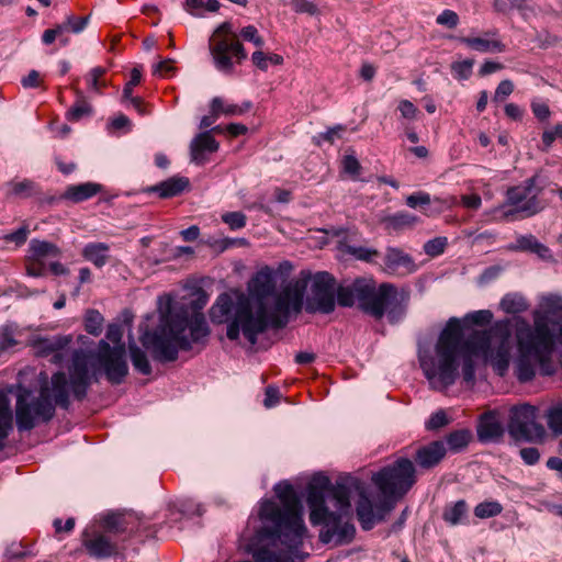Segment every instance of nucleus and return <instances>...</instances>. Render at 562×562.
I'll return each mask as SVG.
<instances>
[{"instance_id": "obj_1", "label": "nucleus", "mask_w": 562, "mask_h": 562, "mask_svg": "<svg viewBox=\"0 0 562 562\" xmlns=\"http://www.w3.org/2000/svg\"><path fill=\"white\" fill-rule=\"evenodd\" d=\"M510 336L512 324L506 318L495 322L490 329L473 330L464 338L460 322L452 317L447 322L435 345L436 363L422 361L420 367L427 380L437 378L442 389L456 383L460 361L464 382L473 384L476 357L491 359L497 373L504 375L509 367Z\"/></svg>"}, {"instance_id": "obj_2", "label": "nucleus", "mask_w": 562, "mask_h": 562, "mask_svg": "<svg viewBox=\"0 0 562 562\" xmlns=\"http://www.w3.org/2000/svg\"><path fill=\"white\" fill-rule=\"evenodd\" d=\"M274 493L282 508L272 499L261 503L260 519L273 526L261 527L256 531L252 558L256 562H303L304 557L297 553L307 529L301 499L288 482L277 484Z\"/></svg>"}, {"instance_id": "obj_3", "label": "nucleus", "mask_w": 562, "mask_h": 562, "mask_svg": "<svg viewBox=\"0 0 562 562\" xmlns=\"http://www.w3.org/2000/svg\"><path fill=\"white\" fill-rule=\"evenodd\" d=\"M207 301L209 294L199 288L189 302L167 304L157 327L146 329L139 338L155 360L172 362L178 359L179 350L190 351L193 344L205 347L211 334L203 314Z\"/></svg>"}, {"instance_id": "obj_4", "label": "nucleus", "mask_w": 562, "mask_h": 562, "mask_svg": "<svg viewBox=\"0 0 562 562\" xmlns=\"http://www.w3.org/2000/svg\"><path fill=\"white\" fill-rule=\"evenodd\" d=\"M70 385L75 400L82 402L91 385L88 362L83 356L76 355L69 367V380L64 371L52 375L50 386L41 385L40 395L32 396L27 389H21L15 403V424L20 432L31 431L37 422L47 423L55 416V405L63 409L70 406Z\"/></svg>"}, {"instance_id": "obj_5", "label": "nucleus", "mask_w": 562, "mask_h": 562, "mask_svg": "<svg viewBox=\"0 0 562 562\" xmlns=\"http://www.w3.org/2000/svg\"><path fill=\"white\" fill-rule=\"evenodd\" d=\"M541 311H533V325L522 318H516V340L518 356L515 362V375L520 383H527L536 376L539 368L541 375H552L555 367L552 360L557 336L550 328L549 314L562 311V299L550 295L543 300Z\"/></svg>"}, {"instance_id": "obj_6", "label": "nucleus", "mask_w": 562, "mask_h": 562, "mask_svg": "<svg viewBox=\"0 0 562 562\" xmlns=\"http://www.w3.org/2000/svg\"><path fill=\"white\" fill-rule=\"evenodd\" d=\"M249 295L239 293L233 319L227 325L226 336L235 341L240 331L248 342L257 344L258 335L267 330V301L276 293L273 270L266 266L248 282Z\"/></svg>"}, {"instance_id": "obj_7", "label": "nucleus", "mask_w": 562, "mask_h": 562, "mask_svg": "<svg viewBox=\"0 0 562 562\" xmlns=\"http://www.w3.org/2000/svg\"><path fill=\"white\" fill-rule=\"evenodd\" d=\"M104 532L93 528H86L81 535L82 546L87 553L95 559H109L120 553L116 541L110 535L123 536V540L133 537L139 527L137 517L132 513H108L101 518Z\"/></svg>"}, {"instance_id": "obj_8", "label": "nucleus", "mask_w": 562, "mask_h": 562, "mask_svg": "<svg viewBox=\"0 0 562 562\" xmlns=\"http://www.w3.org/2000/svg\"><path fill=\"white\" fill-rule=\"evenodd\" d=\"M306 502L310 508V521L313 526H322L321 542L335 546L350 543L356 535V528L346 513L331 512L325 503L322 487L310 484Z\"/></svg>"}, {"instance_id": "obj_9", "label": "nucleus", "mask_w": 562, "mask_h": 562, "mask_svg": "<svg viewBox=\"0 0 562 562\" xmlns=\"http://www.w3.org/2000/svg\"><path fill=\"white\" fill-rule=\"evenodd\" d=\"M372 482L383 496L375 506L378 520L382 521L415 484V468L409 459H397L394 465L374 473Z\"/></svg>"}, {"instance_id": "obj_10", "label": "nucleus", "mask_w": 562, "mask_h": 562, "mask_svg": "<svg viewBox=\"0 0 562 562\" xmlns=\"http://www.w3.org/2000/svg\"><path fill=\"white\" fill-rule=\"evenodd\" d=\"M356 291L358 308L376 321L382 319L385 314L393 321L405 312L397 288L392 283L384 282L378 285L374 279L361 277V283Z\"/></svg>"}, {"instance_id": "obj_11", "label": "nucleus", "mask_w": 562, "mask_h": 562, "mask_svg": "<svg viewBox=\"0 0 562 562\" xmlns=\"http://www.w3.org/2000/svg\"><path fill=\"white\" fill-rule=\"evenodd\" d=\"M538 173L526 179L519 186L509 187L506 191V205L504 217L508 221H518L532 217L548 206V200L542 196L543 188L537 186Z\"/></svg>"}, {"instance_id": "obj_12", "label": "nucleus", "mask_w": 562, "mask_h": 562, "mask_svg": "<svg viewBox=\"0 0 562 562\" xmlns=\"http://www.w3.org/2000/svg\"><path fill=\"white\" fill-rule=\"evenodd\" d=\"M209 49L217 70L233 74L235 64L247 59V53L229 22L218 25L209 40Z\"/></svg>"}, {"instance_id": "obj_13", "label": "nucleus", "mask_w": 562, "mask_h": 562, "mask_svg": "<svg viewBox=\"0 0 562 562\" xmlns=\"http://www.w3.org/2000/svg\"><path fill=\"white\" fill-rule=\"evenodd\" d=\"M537 408L529 404L510 409L508 432L516 441L540 442L546 437L544 427L536 422Z\"/></svg>"}, {"instance_id": "obj_14", "label": "nucleus", "mask_w": 562, "mask_h": 562, "mask_svg": "<svg viewBox=\"0 0 562 562\" xmlns=\"http://www.w3.org/2000/svg\"><path fill=\"white\" fill-rule=\"evenodd\" d=\"M304 286L288 285L279 294L276 295L272 311L267 306V329L284 328L290 318V312L300 313L303 307Z\"/></svg>"}, {"instance_id": "obj_15", "label": "nucleus", "mask_w": 562, "mask_h": 562, "mask_svg": "<svg viewBox=\"0 0 562 562\" xmlns=\"http://www.w3.org/2000/svg\"><path fill=\"white\" fill-rule=\"evenodd\" d=\"M335 277L327 272H317L313 278L311 286L312 297L308 299L306 311L308 313L329 314L335 311Z\"/></svg>"}, {"instance_id": "obj_16", "label": "nucleus", "mask_w": 562, "mask_h": 562, "mask_svg": "<svg viewBox=\"0 0 562 562\" xmlns=\"http://www.w3.org/2000/svg\"><path fill=\"white\" fill-rule=\"evenodd\" d=\"M98 361L104 370L106 380L113 385L121 384L128 374L124 345L111 347L109 342L101 340L98 348Z\"/></svg>"}, {"instance_id": "obj_17", "label": "nucleus", "mask_w": 562, "mask_h": 562, "mask_svg": "<svg viewBox=\"0 0 562 562\" xmlns=\"http://www.w3.org/2000/svg\"><path fill=\"white\" fill-rule=\"evenodd\" d=\"M323 488L325 498L329 497L335 501V506L341 513L348 514L351 503L352 490L358 487V480L353 477L342 479L331 485L328 479H325L324 483L317 485Z\"/></svg>"}, {"instance_id": "obj_18", "label": "nucleus", "mask_w": 562, "mask_h": 562, "mask_svg": "<svg viewBox=\"0 0 562 562\" xmlns=\"http://www.w3.org/2000/svg\"><path fill=\"white\" fill-rule=\"evenodd\" d=\"M486 37H472V36H461L459 37V42L467 45L471 49L481 52V53H503L506 49V46L503 42L495 38L497 36V31H487L484 33Z\"/></svg>"}, {"instance_id": "obj_19", "label": "nucleus", "mask_w": 562, "mask_h": 562, "mask_svg": "<svg viewBox=\"0 0 562 562\" xmlns=\"http://www.w3.org/2000/svg\"><path fill=\"white\" fill-rule=\"evenodd\" d=\"M190 189V180L187 177L173 176L165 181L149 187L146 191L156 193L160 199H170L182 194Z\"/></svg>"}, {"instance_id": "obj_20", "label": "nucleus", "mask_w": 562, "mask_h": 562, "mask_svg": "<svg viewBox=\"0 0 562 562\" xmlns=\"http://www.w3.org/2000/svg\"><path fill=\"white\" fill-rule=\"evenodd\" d=\"M103 187L102 184L94 183V182H86L75 186H69L65 193L63 194V198L66 200H69L74 203H80L82 201H86L98 193L102 192Z\"/></svg>"}, {"instance_id": "obj_21", "label": "nucleus", "mask_w": 562, "mask_h": 562, "mask_svg": "<svg viewBox=\"0 0 562 562\" xmlns=\"http://www.w3.org/2000/svg\"><path fill=\"white\" fill-rule=\"evenodd\" d=\"M218 142L212 136L211 132L198 134L190 145L191 158L199 162L205 151L215 153L218 150Z\"/></svg>"}, {"instance_id": "obj_22", "label": "nucleus", "mask_w": 562, "mask_h": 562, "mask_svg": "<svg viewBox=\"0 0 562 562\" xmlns=\"http://www.w3.org/2000/svg\"><path fill=\"white\" fill-rule=\"evenodd\" d=\"M234 305V301L228 293L220 294L210 310L211 322L213 324H223L227 322Z\"/></svg>"}, {"instance_id": "obj_23", "label": "nucleus", "mask_w": 562, "mask_h": 562, "mask_svg": "<svg viewBox=\"0 0 562 562\" xmlns=\"http://www.w3.org/2000/svg\"><path fill=\"white\" fill-rule=\"evenodd\" d=\"M109 250L110 246L105 243H89L83 247L81 255L95 267L102 268L110 259Z\"/></svg>"}, {"instance_id": "obj_24", "label": "nucleus", "mask_w": 562, "mask_h": 562, "mask_svg": "<svg viewBox=\"0 0 562 562\" xmlns=\"http://www.w3.org/2000/svg\"><path fill=\"white\" fill-rule=\"evenodd\" d=\"M416 217L408 213H396L382 218L381 223L389 233H401L406 228H411L416 223Z\"/></svg>"}, {"instance_id": "obj_25", "label": "nucleus", "mask_w": 562, "mask_h": 562, "mask_svg": "<svg viewBox=\"0 0 562 562\" xmlns=\"http://www.w3.org/2000/svg\"><path fill=\"white\" fill-rule=\"evenodd\" d=\"M13 428V415L8 397L0 393V450Z\"/></svg>"}, {"instance_id": "obj_26", "label": "nucleus", "mask_w": 562, "mask_h": 562, "mask_svg": "<svg viewBox=\"0 0 562 562\" xmlns=\"http://www.w3.org/2000/svg\"><path fill=\"white\" fill-rule=\"evenodd\" d=\"M503 432L504 429L501 423L490 416L482 417L477 426V436L483 442L497 440L503 436Z\"/></svg>"}, {"instance_id": "obj_27", "label": "nucleus", "mask_w": 562, "mask_h": 562, "mask_svg": "<svg viewBox=\"0 0 562 562\" xmlns=\"http://www.w3.org/2000/svg\"><path fill=\"white\" fill-rule=\"evenodd\" d=\"M76 102L66 113V119L69 122H79L93 113L92 105L88 102L80 89H76Z\"/></svg>"}, {"instance_id": "obj_28", "label": "nucleus", "mask_w": 562, "mask_h": 562, "mask_svg": "<svg viewBox=\"0 0 562 562\" xmlns=\"http://www.w3.org/2000/svg\"><path fill=\"white\" fill-rule=\"evenodd\" d=\"M357 517L363 530H370L378 520V514L371 501L362 497L357 505Z\"/></svg>"}, {"instance_id": "obj_29", "label": "nucleus", "mask_w": 562, "mask_h": 562, "mask_svg": "<svg viewBox=\"0 0 562 562\" xmlns=\"http://www.w3.org/2000/svg\"><path fill=\"white\" fill-rule=\"evenodd\" d=\"M412 258L400 248L389 247L384 257L385 268L391 272H397L401 268L412 265Z\"/></svg>"}, {"instance_id": "obj_30", "label": "nucleus", "mask_w": 562, "mask_h": 562, "mask_svg": "<svg viewBox=\"0 0 562 562\" xmlns=\"http://www.w3.org/2000/svg\"><path fill=\"white\" fill-rule=\"evenodd\" d=\"M359 283H361V277L356 278L349 285H339L337 289L335 288V299L337 297L339 306L351 307L356 303L358 304V292L356 291V288Z\"/></svg>"}, {"instance_id": "obj_31", "label": "nucleus", "mask_w": 562, "mask_h": 562, "mask_svg": "<svg viewBox=\"0 0 562 562\" xmlns=\"http://www.w3.org/2000/svg\"><path fill=\"white\" fill-rule=\"evenodd\" d=\"M499 306L507 314H519L529 308V303L522 295L509 293L502 299Z\"/></svg>"}, {"instance_id": "obj_32", "label": "nucleus", "mask_w": 562, "mask_h": 562, "mask_svg": "<svg viewBox=\"0 0 562 562\" xmlns=\"http://www.w3.org/2000/svg\"><path fill=\"white\" fill-rule=\"evenodd\" d=\"M128 350L134 369L144 375H149L151 373V366L146 352L135 344H130Z\"/></svg>"}, {"instance_id": "obj_33", "label": "nucleus", "mask_w": 562, "mask_h": 562, "mask_svg": "<svg viewBox=\"0 0 562 562\" xmlns=\"http://www.w3.org/2000/svg\"><path fill=\"white\" fill-rule=\"evenodd\" d=\"M516 249L520 251H530L537 254L540 258L548 257L550 252V249L543 244L539 243L537 238L532 235L520 236L517 239Z\"/></svg>"}, {"instance_id": "obj_34", "label": "nucleus", "mask_w": 562, "mask_h": 562, "mask_svg": "<svg viewBox=\"0 0 562 562\" xmlns=\"http://www.w3.org/2000/svg\"><path fill=\"white\" fill-rule=\"evenodd\" d=\"M468 505L465 501L460 499L452 505L445 507L442 513V519L451 525L456 526L462 521V518L467 515Z\"/></svg>"}, {"instance_id": "obj_35", "label": "nucleus", "mask_w": 562, "mask_h": 562, "mask_svg": "<svg viewBox=\"0 0 562 562\" xmlns=\"http://www.w3.org/2000/svg\"><path fill=\"white\" fill-rule=\"evenodd\" d=\"M339 249L348 255H351L358 260L366 261V262H372L374 258L380 256L379 250L366 248V247H355L351 245H348L346 243H339Z\"/></svg>"}, {"instance_id": "obj_36", "label": "nucleus", "mask_w": 562, "mask_h": 562, "mask_svg": "<svg viewBox=\"0 0 562 562\" xmlns=\"http://www.w3.org/2000/svg\"><path fill=\"white\" fill-rule=\"evenodd\" d=\"M493 319V313L490 311V310H480V311H475V312H472V313H468L463 319H462V323L461 326H462V330L464 328H468L470 326H486L488 324H491ZM459 322H461L460 319H458Z\"/></svg>"}, {"instance_id": "obj_37", "label": "nucleus", "mask_w": 562, "mask_h": 562, "mask_svg": "<svg viewBox=\"0 0 562 562\" xmlns=\"http://www.w3.org/2000/svg\"><path fill=\"white\" fill-rule=\"evenodd\" d=\"M71 342V338L69 336H58L54 339H44L41 341L42 350L45 353H55L54 358L56 360L61 359L60 351L66 348Z\"/></svg>"}, {"instance_id": "obj_38", "label": "nucleus", "mask_w": 562, "mask_h": 562, "mask_svg": "<svg viewBox=\"0 0 562 562\" xmlns=\"http://www.w3.org/2000/svg\"><path fill=\"white\" fill-rule=\"evenodd\" d=\"M472 439V432L469 429H458L447 436V445L452 452H459L467 447Z\"/></svg>"}, {"instance_id": "obj_39", "label": "nucleus", "mask_w": 562, "mask_h": 562, "mask_svg": "<svg viewBox=\"0 0 562 562\" xmlns=\"http://www.w3.org/2000/svg\"><path fill=\"white\" fill-rule=\"evenodd\" d=\"M104 318L97 310H88L85 315V329L93 336H99L103 330Z\"/></svg>"}, {"instance_id": "obj_40", "label": "nucleus", "mask_w": 562, "mask_h": 562, "mask_svg": "<svg viewBox=\"0 0 562 562\" xmlns=\"http://www.w3.org/2000/svg\"><path fill=\"white\" fill-rule=\"evenodd\" d=\"M9 186L11 188L10 193L22 199L31 198L40 192L35 182L30 179L11 182Z\"/></svg>"}, {"instance_id": "obj_41", "label": "nucleus", "mask_w": 562, "mask_h": 562, "mask_svg": "<svg viewBox=\"0 0 562 562\" xmlns=\"http://www.w3.org/2000/svg\"><path fill=\"white\" fill-rule=\"evenodd\" d=\"M30 249L33 257L42 259L47 256H58L59 249L56 245L49 241L33 239L30 244Z\"/></svg>"}, {"instance_id": "obj_42", "label": "nucleus", "mask_w": 562, "mask_h": 562, "mask_svg": "<svg viewBox=\"0 0 562 562\" xmlns=\"http://www.w3.org/2000/svg\"><path fill=\"white\" fill-rule=\"evenodd\" d=\"M547 423L554 435H560V451L562 452V406H554L548 411Z\"/></svg>"}, {"instance_id": "obj_43", "label": "nucleus", "mask_w": 562, "mask_h": 562, "mask_svg": "<svg viewBox=\"0 0 562 562\" xmlns=\"http://www.w3.org/2000/svg\"><path fill=\"white\" fill-rule=\"evenodd\" d=\"M446 446L442 440H435L426 446L418 447L413 457H445Z\"/></svg>"}, {"instance_id": "obj_44", "label": "nucleus", "mask_w": 562, "mask_h": 562, "mask_svg": "<svg viewBox=\"0 0 562 562\" xmlns=\"http://www.w3.org/2000/svg\"><path fill=\"white\" fill-rule=\"evenodd\" d=\"M502 512L503 506L496 501L480 503L474 508V515L481 519L498 516Z\"/></svg>"}, {"instance_id": "obj_45", "label": "nucleus", "mask_w": 562, "mask_h": 562, "mask_svg": "<svg viewBox=\"0 0 562 562\" xmlns=\"http://www.w3.org/2000/svg\"><path fill=\"white\" fill-rule=\"evenodd\" d=\"M223 223L228 225L232 231L240 229L246 226L247 216L243 212H226L221 216Z\"/></svg>"}, {"instance_id": "obj_46", "label": "nucleus", "mask_w": 562, "mask_h": 562, "mask_svg": "<svg viewBox=\"0 0 562 562\" xmlns=\"http://www.w3.org/2000/svg\"><path fill=\"white\" fill-rule=\"evenodd\" d=\"M26 273L31 277H43L46 272L45 262L35 257L27 258L25 260Z\"/></svg>"}, {"instance_id": "obj_47", "label": "nucleus", "mask_w": 562, "mask_h": 562, "mask_svg": "<svg viewBox=\"0 0 562 562\" xmlns=\"http://www.w3.org/2000/svg\"><path fill=\"white\" fill-rule=\"evenodd\" d=\"M449 423H450V419L447 416L446 412L440 409L430 416V418L426 423V428L428 430H438V429L447 426Z\"/></svg>"}, {"instance_id": "obj_48", "label": "nucleus", "mask_w": 562, "mask_h": 562, "mask_svg": "<svg viewBox=\"0 0 562 562\" xmlns=\"http://www.w3.org/2000/svg\"><path fill=\"white\" fill-rule=\"evenodd\" d=\"M106 69L103 67H94L90 71V88L97 92H101L103 88L108 86L106 81L101 80L105 75Z\"/></svg>"}, {"instance_id": "obj_49", "label": "nucleus", "mask_w": 562, "mask_h": 562, "mask_svg": "<svg viewBox=\"0 0 562 562\" xmlns=\"http://www.w3.org/2000/svg\"><path fill=\"white\" fill-rule=\"evenodd\" d=\"M142 81V70L138 67H134L131 70V78L123 88V99L133 97L134 87L138 86Z\"/></svg>"}, {"instance_id": "obj_50", "label": "nucleus", "mask_w": 562, "mask_h": 562, "mask_svg": "<svg viewBox=\"0 0 562 562\" xmlns=\"http://www.w3.org/2000/svg\"><path fill=\"white\" fill-rule=\"evenodd\" d=\"M27 236H29V227H27V225H23L15 232L4 235L3 240L5 243H13V244H15V246L20 247L25 244Z\"/></svg>"}, {"instance_id": "obj_51", "label": "nucleus", "mask_w": 562, "mask_h": 562, "mask_svg": "<svg viewBox=\"0 0 562 562\" xmlns=\"http://www.w3.org/2000/svg\"><path fill=\"white\" fill-rule=\"evenodd\" d=\"M430 202V195L426 192H417L406 198V204L412 209H425Z\"/></svg>"}, {"instance_id": "obj_52", "label": "nucleus", "mask_w": 562, "mask_h": 562, "mask_svg": "<svg viewBox=\"0 0 562 562\" xmlns=\"http://www.w3.org/2000/svg\"><path fill=\"white\" fill-rule=\"evenodd\" d=\"M436 22L448 29H454L459 24V15L452 10H443L438 16Z\"/></svg>"}, {"instance_id": "obj_53", "label": "nucleus", "mask_w": 562, "mask_h": 562, "mask_svg": "<svg viewBox=\"0 0 562 562\" xmlns=\"http://www.w3.org/2000/svg\"><path fill=\"white\" fill-rule=\"evenodd\" d=\"M66 24L68 26V31L72 33H80L85 30L89 22V15L86 16H76V15H69L65 20Z\"/></svg>"}, {"instance_id": "obj_54", "label": "nucleus", "mask_w": 562, "mask_h": 562, "mask_svg": "<svg viewBox=\"0 0 562 562\" xmlns=\"http://www.w3.org/2000/svg\"><path fill=\"white\" fill-rule=\"evenodd\" d=\"M291 4L296 13H307L310 15L318 13L317 5L308 0H291Z\"/></svg>"}, {"instance_id": "obj_55", "label": "nucleus", "mask_w": 562, "mask_h": 562, "mask_svg": "<svg viewBox=\"0 0 562 562\" xmlns=\"http://www.w3.org/2000/svg\"><path fill=\"white\" fill-rule=\"evenodd\" d=\"M446 238H435L426 243L424 249L429 256H438L445 251Z\"/></svg>"}, {"instance_id": "obj_56", "label": "nucleus", "mask_w": 562, "mask_h": 562, "mask_svg": "<svg viewBox=\"0 0 562 562\" xmlns=\"http://www.w3.org/2000/svg\"><path fill=\"white\" fill-rule=\"evenodd\" d=\"M16 345V340L14 339L13 330L9 326H3L0 328V349L5 350Z\"/></svg>"}, {"instance_id": "obj_57", "label": "nucleus", "mask_w": 562, "mask_h": 562, "mask_svg": "<svg viewBox=\"0 0 562 562\" xmlns=\"http://www.w3.org/2000/svg\"><path fill=\"white\" fill-rule=\"evenodd\" d=\"M513 91H514V83L508 79L502 80L496 88L493 100L496 102L503 101L505 98H507L509 94H512Z\"/></svg>"}, {"instance_id": "obj_58", "label": "nucleus", "mask_w": 562, "mask_h": 562, "mask_svg": "<svg viewBox=\"0 0 562 562\" xmlns=\"http://www.w3.org/2000/svg\"><path fill=\"white\" fill-rule=\"evenodd\" d=\"M557 138H562V124H557L552 131L542 133V143L546 148H550Z\"/></svg>"}, {"instance_id": "obj_59", "label": "nucleus", "mask_w": 562, "mask_h": 562, "mask_svg": "<svg viewBox=\"0 0 562 562\" xmlns=\"http://www.w3.org/2000/svg\"><path fill=\"white\" fill-rule=\"evenodd\" d=\"M342 165H344V170L347 173L352 175V176H358L360 173L361 165L355 156H352V155L345 156V158L342 160Z\"/></svg>"}, {"instance_id": "obj_60", "label": "nucleus", "mask_w": 562, "mask_h": 562, "mask_svg": "<svg viewBox=\"0 0 562 562\" xmlns=\"http://www.w3.org/2000/svg\"><path fill=\"white\" fill-rule=\"evenodd\" d=\"M280 391L279 387L273 385H268L265 391V401L263 404L266 407H272L280 401Z\"/></svg>"}, {"instance_id": "obj_61", "label": "nucleus", "mask_w": 562, "mask_h": 562, "mask_svg": "<svg viewBox=\"0 0 562 562\" xmlns=\"http://www.w3.org/2000/svg\"><path fill=\"white\" fill-rule=\"evenodd\" d=\"M346 131V126L336 125L330 127L327 132L321 133L318 137L329 144H334L336 138H341V134Z\"/></svg>"}, {"instance_id": "obj_62", "label": "nucleus", "mask_w": 562, "mask_h": 562, "mask_svg": "<svg viewBox=\"0 0 562 562\" xmlns=\"http://www.w3.org/2000/svg\"><path fill=\"white\" fill-rule=\"evenodd\" d=\"M173 59H164L156 65L155 72L162 77L172 76L177 68L173 66Z\"/></svg>"}, {"instance_id": "obj_63", "label": "nucleus", "mask_w": 562, "mask_h": 562, "mask_svg": "<svg viewBox=\"0 0 562 562\" xmlns=\"http://www.w3.org/2000/svg\"><path fill=\"white\" fill-rule=\"evenodd\" d=\"M473 63L474 61L472 59L458 61L452 65V69L459 74L460 78L467 79L471 74Z\"/></svg>"}, {"instance_id": "obj_64", "label": "nucleus", "mask_w": 562, "mask_h": 562, "mask_svg": "<svg viewBox=\"0 0 562 562\" xmlns=\"http://www.w3.org/2000/svg\"><path fill=\"white\" fill-rule=\"evenodd\" d=\"M461 203L470 210H477L482 204V199L477 193L464 194L461 196Z\"/></svg>"}]
</instances>
